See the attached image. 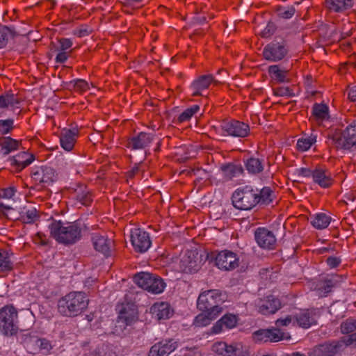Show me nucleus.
<instances>
[{
  "label": "nucleus",
  "instance_id": "nucleus-37",
  "mask_svg": "<svg viewBox=\"0 0 356 356\" xmlns=\"http://www.w3.org/2000/svg\"><path fill=\"white\" fill-rule=\"evenodd\" d=\"M329 109L325 104H314L312 107V115L317 122H322L323 120L329 118Z\"/></svg>",
  "mask_w": 356,
  "mask_h": 356
},
{
  "label": "nucleus",
  "instance_id": "nucleus-13",
  "mask_svg": "<svg viewBox=\"0 0 356 356\" xmlns=\"http://www.w3.org/2000/svg\"><path fill=\"white\" fill-rule=\"evenodd\" d=\"M200 261L198 254L195 251L187 250L181 256L179 263V270L185 273H193L198 270Z\"/></svg>",
  "mask_w": 356,
  "mask_h": 356
},
{
  "label": "nucleus",
  "instance_id": "nucleus-48",
  "mask_svg": "<svg viewBox=\"0 0 356 356\" xmlns=\"http://www.w3.org/2000/svg\"><path fill=\"white\" fill-rule=\"evenodd\" d=\"M58 46H55L56 51H67L72 46V42L68 38H60L58 40Z\"/></svg>",
  "mask_w": 356,
  "mask_h": 356
},
{
  "label": "nucleus",
  "instance_id": "nucleus-9",
  "mask_svg": "<svg viewBox=\"0 0 356 356\" xmlns=\"http://www.w3.org/2000/svg\"><path fill=\"white\" fill-rule=\"evenodd\" d=\"M333 140L337 148L352 149L356 147V124L350 125L342 133L334 134Z\"/></svg>",
  "mask_w": 356,
  "mask_h": 356
},
{
  "label": "nucleus",
  "instance_id": "nucleus-29",
  "mask_svg": "<svg viewBox=\"0 0 356 356\" xmlns=\"http://www.w3.org/2000/svg\"><path fill=\"white\" fill-rule=\"evenodd\" d=\"M151 312L158 320L168 319L172 315L169 304L164 302L154 304L151 307Z\"/></svg>",
  "mask_w": 356,
  "mask_h": 356
},
{
  "label": "nucleus",
  "instance_id": "nucleus-62",
  "mask_svg": "<svg viewBox=\"0 0 356 356\" xmlns=\"http://www.w3.org/2000/svg\"><path fill=\"white\" fill-rule=\"evenodd\" d=\"M327 264L331 268H335L340 264V259L337 257H328L327 259Z\"/></svg>",
  "mask_w": 356,
  "mask_h": 356
},
{
  "label": "nucleus",
  "instance_id": "nucleus-5",
  "mask_svg": "<svg viewBox=\"0 0 356 356\" xmlns=\"http://www.w3.org/2000/svg\"><path fill=\"white\" fill-rule=\"evenodd\" d=\"M18 314L12 305H6L0 309V331L5 336H13L19 330Z\"/></svg>",
  "mask_w": 356,
  "mask_h": 356
},
{
  "label": "nucleus",
  "instance_id": "nucleus-7",
  "mask_svg": "<svg viewBox=\"0 0 356 356\" xmlns=\"http://www.w3.org/2000/svg\"><path fill=\"white\" fill-rule=\"evenodd\" d=\"M218 131L223 136L245 138L250 134L248 124L238 120H223L220 123Z\"/></svg>",
  "mask_w": 356,
  "mask_h": 356
},
{
  "label": "nucleus",
  "instance_id": "nucleus-58",
  "mask_svg": "<svg viewBox=\"0 0 356 356\" xmlns=\"http://www.w3.org/2000/svg\"><path fill=\"white\" fill-rule=\"evenodd\" d=\"M299 176L304 177H313L314 170H311L309 168H301L298 170Z\"/></svg>",
  "mask_w": 356,
  "mask_h": 356
},
{
  "label": "nucleus",
  "instance_id": "nucleus-2",
  "mask_svg": "<svg viewBox=\"0 0 356 356\" xmlns=\"http://www.w3.org/2000/svg\"><path fill=\"white\" fill-rule=\"evenodd\" d=\"M88 302L89 299L85 293L70 292L58 300V311L64 316H77L86 309Z\"/></svg>",
  "mask_w": 356,
  "mask_h": 356
},
{
  "label": "nucleus",
  "instance_id": "nucleus-51",
  "mask_svg": "<svg viewBox=\"0 0 356 356\" xmlns=\"http://www.w3.org/2000/svg\"><path fill=\"white\" fill-rule=\"evenodd\" d=\"M353 30V24L347 21L343 22L340 28V33L341 38H346L350 36L352 34V31Z\"/></svg>",
  "mask_w": 356,
  "mask_h": 356
},
{
  "label": "nucleus",
  "instance_id": "nucleus-60",
  "mask_svg": "<svg viewBox=\"0 0 356 356\" xmlns=\"http://www.w3.org/2000/svg\"><path fill=\"white\" fill-rule=\"evenodd\" d=\"M274 31V26L273 24H268L267 26L264 29L261 33V36L264 38L269 37L273 34Z\"/></svg>",
  "mask_w": 356,
  "mask_h": 356
},
{
  "label": "nucleus",
  "instance_id": "nucleus-57",
  "mask_svg": "<svg viewBox=\"0 0 356 356\" xmlns=\"http://www.w3.org/2000/svg\"><path fill=\"white\" fill-rule=\"evenodd\" d=\"M274 93L277 96H291L289 88H278L274 90Z\"/></svg>",
  "mask_w": 356,
  "mask_h": 356
},
{
  "label": "nucleus",
  "instance_id": "nucleus-6",
  "mask_svg": "<svg viewBox=\"0 0 356 356\" xmlns=\"http://www.w3.org/2000/svg\"><path fill=\"white\" fill-rule=\"evenodd\" d=\"M134 280L138 286L155 294L162 293L165 287V283L160 277L149 273H140Z\"/></svg>",
  "mask_w": 356,
  "mask_h": 356
},
{
  "label": "nucleus",
  "instance_id": "nucleus-56",
  "mask_svg": "<svg viewBox=\"0 0 356 356\" xmlns=\"http://www.w3.org/2000/svg\"><path fill=\"white\" fill-rule=\"evenodd\" d=\"M226 347H227L226 343L220 342V343H216L213 346V350L214 351L217 352L218 354L225 355V351Z\"/></svg>",
  "mask_w": 356,
  "mask_h": 356
},
{
  "label": "nucleus",
  "instance_id": "nucleus-23",
  "mask_svg": "<svg viewBox=\"0 0 356 356\" xmlns=\"http://www.w3.org/2000/svg\"><path fill=\"white\" fill-rule=\"evenodd\" d=\"M325 4L330 13H344L353 8L354 0H325Z\"/></svg>",
  "mask_w": 356,
  "mask_h": 356
},
{
  "label": "nucleus",
  "instance_id": "nucleus-32",
  "mask_svg": "<svg viewBox=\"0 0 356 356\" xmlns=\"http://www.w3.org/2000/svg\"><path fill=\"white\" fill-rule=\"evenodd\" d=\"M12 256V252L4 249H0V273L9 272L13 269Z\"/></svg>",
  "mask_w": 356,
  "mask_h": 356
},
{
  "label": "nucleus",
  "instance_id": "nucleus-27",
  "mask_svg": "<svg viewBox=\"0 0 356 356\" xmlns=\"http://www.w3.org/2000/svg\"><path fill=\"white\" fill-rule=\"evenodd\" d=\"M313 180L322 188L330 187L334 181L331 173L321 168H316L314 170Z\"/></svg>",
  "mask_w": 356,
  "mask_h": 356
},
{
  "label": "nucleus",
  "instance_id": "nucleus-8",
  "mask_svg": "<svg viewBox=\"0 0 356 356\" xmlns=\"http://www.w3.org/2000/svg\"><path fill=\"white\" fill-rule=\"evenodd\" d=\"M31 177L36 186L45 188L57 180L58 174L52 167L42 165L33 170Z\"/></svg>",
  "mask_w": 356,
  "mask_h": 356
},
{
  "label": "nucleus",
  "instance_id": "nucleus-10",
  "mask_svg": "<svg viewBox=\"0 0 356 356\" xmlns=\"http://www.w3.org/2000/svg\"><path fill=\"white\" fill-rule=\"evenodd\" d=\"M288 52L285 42L273 41L267 44L263 51V55L265 59L277 62L285 57Z\"/></svg>",
  "mask_w": 356,
  "mask_h": 356
},
{
  "label": "nucleus",
  "instance_id": "nucleus-18",
  "mask_svg": "<svg viewBox=\"0 0 356 356\" xmlns=\"http://www.w3.org/2000/svg\"><path fill=\"white\" fill-rule=\"evenodd\" d=\"M177 348L173 339H165L155 343L152 346L148 356H168Z\"/></svg>",
  "mask_w": 356,
  "mask_h": 356
},
{
  "label": "nucleus",
  "instance_id": "nucleus-19",
  "mask_svg": "<svg viewBox=\"0 0 356 356\" xmlns=\"http://www.w3.org/2000/svg\"><path fill=\"white\" fill-rule=\"evenodd\" d=\"M79 133L76 128L63 129L60 134L61 147L67 152L72 150L79 136Z\"/></svg>",
  "mask_w": 356,
  "mask_h": 356
},
{
  "label": "nucleus",
  "instance_id": "nucleus-24",
  "mask_svg": "<svg viewBox=\"0 0 356 356\" xmlns=\"http://www.w3.org/2000/svg\"><path fill=\"white\" fill-rule=\"evenodd\" d=\"M33 159L32 154L26 152H22L13 157H9L8 162H9L10 165L14 167L16 170L20 171L30 165Z\"/></svg>",
  "mask_w": 356,
  "mask_h": 356
},
{
  "label": "nucleus",
  "instance_id": "nucleus-25",
  "mask_svg": "<svg viewBox=\"0 0 356 356\" xmlns=\"http://www.w3.org/2000/svg\"><path fill=\"white\" fill-rule=\"evenodd\" d=\"M237 323L236 316L227 314H225L220 320H218L212 327V332L218 334L224 330H229L234 327Z\"/></svg>",
  "mask_w": 356,
  "mask_h": 356
},
{
  "label": "nucleus",
  "instance_id": "nucleus-21",
  "mask_svg": "<svg viewBox=\"0 0 356 356\" xmlns=\"http://www.w3.org/2000/svg\"><path fill=\"white\" fill-rule=\"evenodd\" d=\"M153 141V135L145 132H140L137 136L129 138L127 141V147L131 149H145Z\"/></svg>",
  "mask_w": 356,
  "mask_h": 356
},
{
  "label": "nucleus",
  "instance_id": "nucleus-28",
  "mask_svg": "<svg viewBox=\"0 0 356 356\" xmlns=\"http://www.w3.org/2000/svg\"><path fill=\"white\" fill-rule=\"evenodd\" d=\"M339 344L336 342L324 343L314 347L309 356H334L339 350Z\"/></svg>",
  "mask_w": 356,
  "mask_h": 356
},
{
  "label": "nucleus",
  "instance_id": "nucleus-38",
  "mask_svg": "<svg viewBox=\"0 0 356 356\" xmlns=\"http://www.w3.org/2000/svg\"><path fill=\"white\" fill-rule=\"evenodd\" d=\"M274 192L270 187H264L261 190H257L258 204H269L273 200Z\"/></svg>",
  "mask_w": 356,
  "mask_h": 356
},
{
  "label": "nucleus",
  "instance_id": "nucleus-17",
  "mask_svg": "<svg viewBox=\"0 0 356 356\" xmlns=\"http://www.w3.org/2000/svg\"><path fill=\"white\" fill-rule=\"evenodd\" d=\"M319 312L317 309H303L294 315L295 322L298 326L308 328L317 323Z\"/></svg>",
  "mask_w": 356,
  "mask_h": 356
},
{
  "label": "nucleus",
  "instance_id": "nucleus-16",
  "mask_svg": "<svg viewBox=\"0 0 356 356\" xmlns=\"http://www.w3.org/2000/svg\"><path fill=\"white\" fill-rule=\"evenodd\" d=\"M211 83L218 85L220 82L216 80L211 74H204L198 76L190 86L191 95L193 97L202 96V91L209 88Z\"/></svg>",
  "mask_w": 356,
  "mask_h": 356
},
{
  "label": "nucleus",
  "instance_id": "nucleus-31",
  "mask_svg": "<svg viewBox=\"0 0 356 356\" xmlns=\"http://www.w3.org/2000/svg\"><path fill=\"white\" fill-rule=\"evenodd\" d=\"M20 142L10 137H2L0 138V154L6 156L12 152L19 149Z\"/></svg>",
  "mask_w": 356,
  "mask_h": 356
},
{
  "label": "nucleus",
  "instance_id": "nucleus-44",
  "mask_svg": "<svg viewBox=\"0 0 356 356\" xmlns=\"http://www.w3.org/2000/svg\"><path fill=\"white\" fill-rule=\"evenodd\" d=\"M199 109L200 107L197 105H194L192 107L186 109L178 117V121L179 122H184L189 120L191 118L199 111Z\"/></svg>",
  "mask_w": 356,
  "mask_h": 356
},
{
  "label": "nucleus",
  "instance_id": "nucleus-40",
  "mask_svg": "<svg viewBox=\"0 0 356 356\" xmlns=\"http://www.w3.org/2000/svg\"><path fill=\"white\" fill-rule=\"evenodd\" d=\"M19 103L18 99L13 93L7 92L0 96V108H6L8 106H15Z\"/></svg>",
  "mask_w": 356,
  "mask_h": 356
},
{
  "label": "nucleus",
  "instance_id": "nucleus-1",
  "mask_svg": "<svg viewBox=\"0 0 356 356\" xmlns=\"http://www.w3.org/2000/svg\"><path fill=\"white\" fill-rule=\"evenodd\" d=\"M48 228L51 236L65 245H73L81 238L82 224L80 221L63 222L53 219Z\"/></svg>",
  "mask_w": 356,
  "mask_h": 356
},
{
  "label": "nucleus",
  "instance_id": "nucleus-14",
  "mask_svg": "<svg viewBox=\"0 0 356 356\" xmlns=\"http://www.w3.org/2000/svg\"><path fill=\"white\" fill-rule=\"evenodd\" d=\"M216 265L218 268L232 270L238 266L239 259L236 254L232 251H221L216 257Z\"/></svg>",
  "mask_w": 356,
  "mask_h": 356
},
{
  "label": "nucleus",
  "instance_id": "nucleus-3",
  "mask_svg": "<svg viewBox=\"0 0 356 356\" xmlns=\"http://www.w3.org/2000/svg\"><path fill=\"white\" fill-rule=\"evenodd\" d=\"M257 189L250 186L237 188L232 194L234 207L240 210H250L258 204Z\"/></svg>",
  "mask_w": 356,
  "mask_h": 356
},
{
  "label": "nucleus",
  "instance_id": "nucleus-33",
  "mask_svg": "<svg viewBox=\"0 0 356 356\" xmlns=\"http://www.w3.org/2000/svg\"><path fill=\"white\" fill-rule=\"evenodd\" d=\"M202 311V313L198 314L194 320V324L195 326H207L209 325L212 321L216 319L220 315L208 310Z\"/></svg>",
  "mask_w": 356,
  "mask_h": 356
},
{
  "label": "nucleus",
  "instance_id": "nucleus-26",
  "mask_svg": "<svg viewBox=\"0 0 356 356\" xmlns=\"http://www.w3.org/2000/svg\"><path fill=\"white\" fill-rule=\"evenodd\" d=\"M92 245L96 251L108 256L111 252L112 241L106 236L94 234L92 237Z\"/></svg>",
  "mask_w": 356,
  "mask_h": 356
},
{
  "label": "nucleus",
  "instance_id": "nucleus-22",
  "mask_svg": "<svg viewBox=\"0 0 356 356\" xmlns=\"http://www.w3.org/2000/svg\"><path fill=\"white\" fill-rule=\"evenodd\" d=\"M258 312L264 315L275 313L280 307L281 303L278 298L273 296H268L265 300H261L258 303Z\"/></svg>",
  "mask_w": 356,
  "mask_h": 356
},
{
  "label": "nucleus",
  "instance_id": "nucleus-4",
  "mask_svg": "<svg viewBox=\"0 0 356 356\" xmlns=\"http://www.w3.org/2000/svg\"><path fill=\"white\" fill-rule=\"evenodd\" d=\"M224 302L222 293L218 290H208L201 293L198 297L197 306L200 310H208L220 314Z\"/></svg>",
  "mask_w": 356,
  "mask_h": 356
},
{
  "label": "nucleus",
  "instance_id": "nucleus-53",
  "mask_svg": "<svg viewBox=\"0 0 356 356\" xmlns=\"http://www.w3.org/2000/svg\"><path fill=\"white\" fill-rule=\"evenodd\" d=\"M239 354V350L233 345H227L225 348V356H238Z\"/></svg>",
  "mask_w": 356,
  "mask_h": 356
},
{
  "label": "nucleus",
  "instance_id": "nucleus-43",
  "mask_svg": "<svg viewBox=\"0 0 356 356\" xmlns=\"http://www.w3.org/2000/svg\"><path fill=\"white\" fill-rule=\"evenodd\" d=\"M316 142L315 136H308L306 138H301L297 142V147L300 151H307L311 146Z\"/></svg>",
  "mask_w": 356,
  "mask_h": 356
},
{
  "label": "nucleus",
  "instance_id": "nucleus-20",
  "mask_svg": "<svg viewBox=\"0 0 356 356\" xmlns=\"http://www.w3.org/2000/svg\"><path fill=\"white\" fill-rule=\"evenodd\" d=\"M70 190L72 197L81 205L89 206L92 202V194L86 185L78 184L76 187H71Z\"/></svg>",
  "mask_w": 356,
  "mask_h": 356
},
{
  "label": "nucleus",
  "instance_id": "nucleus-30",
  "mask_svg": "<svg viewBox=\"0 0 356 356\" xmlns=\"http://www.w3.org/2000/svg\"><path fill=\"white\" fill-rule=\"evenodd\" d=\"M223 178L225 181H229L234 178L240 177L243 173V168L241 165L228 163L221 167Z\"/></svg>",
  "mask_w": 356,
  "mask_h": 356
},
{
  "label": "nucleus",
  "instance_id": "nucleus-49",
  "mask_svg": "<svg viewBox=\"0 0 356 356\" xmlns=\"http://www.w3.org/2000/svg\"><path fill=\"white\" fill-rule=\"evenodd\" d=\"M291 323L293 325L296 324L294 316L288 315L285 317L280 318L275 321L277 329H280L284 326H289Z\"/></svg>",
  "mask_w": 356,
  "mask_h": 356
},
{
  "label": "nucleus",
  "instance_id": "nucleus-55",
  "mask_svg": "<svg viewBox=\"0 0 356 356\" xmlns=\"http://www.w3.org/2000/svg\"><path fill=\"white\" fill-rule=\"evenodd\" d=\"M38 346L42 350H49L51 349V344L49 341L45 339H40L37 341Z\"/></svg>",
  "mask_w": 356,
  "mask_h": 356
},
{
  "label": "nucleus",
  "instance_id": "nucleus-39",
  "mask_svg": "<svg viewBox=\"0 0 356 356\" xmlns=\"http://www.w3.org/2000/svg\"><path fill=\"white\" fill-rule=\"evenodd\" d=\"M268 73L274 80L277 82H284L287 81L288 70L280 69L277 65H270L268 67Z\"/></svg>",
  "mask_w": 356,
  "mask_h": 356
},
{
  "label": "nucleus",
  "instance_id": "nucleus-12",
  "mask_svg": "<svg viewBox=\"0 0 356 356\" xmlns=\"http://www.w3.org/2000/svg\"><path fill=\"white\" fill-rule=\"evenodd\" d=\"M130 237L134 250L137 252H145L151 246L149 234L141 229H132Z\"/></svg>",
  "mask_w": 356,
  "mask_h": 356
},
{
  "label": "nucleus",
  "instance_id": "nucleus-36",
  "mask_svg": "<svg viewBox=\"0 0 356 356\" xmlns=\"http://www.w3.org/2000/svg\"><path fill=\"white\" fill-rule=\"evenodd\" d=\"M119 319L126 325H131L138 319L137 312L134 309L123 307L120 312Z\"/></svg>",
  "mask_w": 356,
  "mask_h": 356
},
{
  "label": "nucleus",
  "instance_id": "nucleus-64",
  "mask_svg": "<svg viewBox=\"0 0 356 356\" xmlns=\"http://www.w3.org/2000/svg\"><path fill=\"white\" fill-rule=\"evenodd\" d=\"M356 341V332L351 334L348 336L346 341L347 344H351L353 342Z\"/></svg>",
  "mask_w": 356,
  "mask_h": 356
},
{
  "label": "nucleus",
  "instance_id": "nucleus-46",
  "mask_svg": "<svg viewBox=\"0 0 356 356\" xmlns=\"http://www.w3.org/2000/svg\"><path fill=\"white\" fill-rule=\"evenodd\" d=\"M277 13L280 17L283 19H289L295 13V8L293 6L283 7L279 6L277 10Z\"/></svg>",
  "mask_w": 356,
  "mask_h": 356
},
{
  "label": "nucleus",
  "instance_id": "nucleus-54",
  "mask_svg": "<svg viewBox=\"0 0 356 356\" xmlns=\"http://www.w3.org/2000/svg\"><path fill=\"white\" fill-rule=\"evenodd\" d=\"M69 56H70V52L58 51V53L56 55V57L55 58V60L56 63H63L67 60Z\"/></svg>",
  "mask_w": 356,
  "mask_h": 356
},
{
  "label": "nucleus",
  "instance_id": "nucleus-47",
  "mask_svg": "<svg viewBox=\"0 0 356 356\" xmlns=\"http://www.w3.org/2000/svg\"><path fill=\"white\" fill-rule=\"evenodd\" d=\"M13 119L0 120V134L2 135L10 133L13 129Z\"/></svg>",
  "mask_w": 356,
  "mask_h": 356
},
{
  "label": "nucleus",
  "instance_id": "nucleus-11",
  "mask_svg": "<svg viewBox=\"0 0 356 356\" xmlns=\"http://www.w3.org/2000/svg\"><path fill=\"white\" fill-rule=\"evenodd\" d=\"M252 339L257 343L277 342L287 338L280 329H259L252 333Z\"/></svg>",
  "mask_w": 356,
  "mask_h": 356
},
{
  "label": "nucleus",
  "instance_id": "nucleus-59",
  "mask_svg": "<svg viewBox=\"0 0 356 356\" xmlns=\"http://www.w3.org/2000/svg\"><path fill=\"white\" fill-rule=\"evenodd\" d=\"M142 162L136 163L134 167L127 172V177L129 178H133L140 170Z\"/></svg>",
  "mask_w": 356,
  "mask_h": 356
},
{
  "label": "nucleus",
  "instance_id": "nucleus-52",
  "mask_svg": "<svg viewBox=\"0 0 356 356\" xmlns=\"http://www.w3.org/2000/svg\"><path fill=\"white\" fill-rule=\"evenodd\" d=\"M334 285L335 282L334 280L332 279L326 280L323 282L318 284V289L324 293H327L331 291Z\"/></svg>",
  "mask_w": 356,
  "mask_h": 356
},
{
  "label": "nucleus",
  "instance_id": "nucleus-34",
  "mask_svg": "<svg viewBox=\"0 0 356 356\" xmlns=\"http://www.w3.org/2000/svg\"><path fill=\"white\" fill-rule=\"evenodd\" d=\"M331 217L324 213H318L311 217V224L317 229H323L328 227Z\"/></svg>",
  "mask_w": 356,
  "mask_h": 356
},
{
  "label": "nucleus",
  "instance_id": "nucleus-45",
  "mask_svg": "<svg viewBox=\"0 0 356 356\" xmlns=\"http://www.w3.org/2000/svg\"><path fill=\"white\" fill-rule=\"evenodd\" d=\"M356 330V319L348 318L341 325V330L343 334L353 332Z\"/></svg>",
  "mask_w": 356,
  "mask_h": 356
},
{
  "label": "nucleus",
  "instance_id": "nucleus-41",
  "mask_svg": "<svg viewBox=\"0 0 356 356\" xmlns=\"http://www.w3.org/2000/svg\"><path fill=\"white\" fill-rule=\"evenodd\" d=\"M13 37V33L11 29L6 26H0V49L5 48Z\"/></svg>",
  "mask_w": 356,
  "mask_h": 356
},
{
  "label": "nucleus",
  "instance_id": "nucleus-35",
  "mask_svg": "<svg viewBox=\"0 0 356 356\" xmlns=\"http://www.w3.org/2000/svg\"><path fill=\"white\" fill-rule=\"evenodd\" d=\"M246 170L250 174L257 175L264 170L263 160L251 157L245 162Z\"/></svg>",
  "mask_w": 356,
  "mask_h": 356
},
{
  "label": "nucleus",
  "instance_id": "nucleus-42",
  "mask_svg": "<svg viewBox=\"0 0 356 356\" xmlns=\"http://www.w3.org/2000/svg\"><path fill=\"white\" fill-rule=\"evenodd\" d=\"M37 218V211L35 208L26 209L20 213V219L24 223H33Z\"/></svg>",
  "mask_w": 356,
  "mask_h": 356
},
{
  "label": "nucleus",
  "instance_id": "nucleus-61",
  "mask_svg": "<svg viewBox=\"0 0 356 356\" xmlns=\"http://www.w3.org/2000/svg\"><path fill=\"white\" fill-rule=\"evenodd\" d=\"M15 191L13 188H5L2 191L1 196L5 198H11L15 195Z\"/></svg>",
  "mask_w": 356,
  "mask_h": 356
},
{
  "label": "nucleus",
  "instance_id": "nucleus-63",
  "mask_svg": "<svg viewBox=\"0 0 356 356\" xmlns=\"http://www.w3.org/2000/svg\"><path fill=\"white\" fill-rule=\"evenodd\" d=\"M348 95L352 102H356V86L349 90Z\"/></svg>",
  "mask_w": 356,
  "mask_h": 356
},
{
  "label": "nucleus",
  "instance_id": "nucleus-50",
  "mask_svg": "<svg viewBox=\"0 0 356 356\" xmlns=\"http://www.w3.org/2000/svg\"><path fill=\"white\" fill-rule=\"evenodd\" d=\"M73 84L74 89L79 92H83L89 89L87 81L83 79H77L70 82Z\"/></svg>",
  "mask_w": 356,
  "mask_h": 356
},
{
  "label": "nucleus",
  "instance_id": "nucleus-15",
  "mask_svg": "<svg viewBox=\"0 0 356 356\" xmlns=\"http://www.w3.org/2000/svg\"><path fill=\"white\" fill-rule=\"evenodd\" d=\"M254 238L258 245L267 250H273L276 246L275 234L265 227H259L254 232Z\"/></svg>",
  "mask_w": 356,
  "mask_h": 356
}]
</instances>
